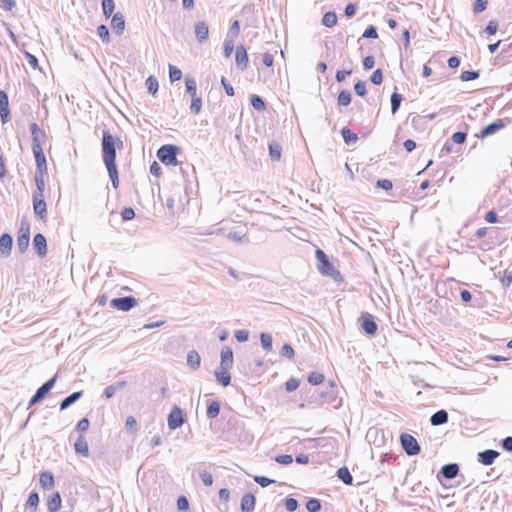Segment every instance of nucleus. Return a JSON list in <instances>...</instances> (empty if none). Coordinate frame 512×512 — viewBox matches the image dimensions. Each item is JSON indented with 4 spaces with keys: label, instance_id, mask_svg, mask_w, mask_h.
Masks as SVG:
<instances>
[{
    "label": "nucleus",
    "instance_id": "obj_1",
    "mask_svg": "<svg viewBox=\"0 0 512 512\" xmlns=\"http://www.w3.org/2000/svg\"><path fill=\"white\" fill-rule=\"evenodd\" d=\"M123 148V141L116 135L110 134L108 131L103 132L102 137V156L103 162L107 168L109 177L112 181L113 187L117 188L119 185V177L116 166V150Z\"/></svg>",
    "mask_w": 512,
    "mask_h": 512
},
{
    "label": "nucleus",
    "instance_id": "obj_2",
    "mask_svg": "<svg viewBox=\"0 0 512 512\" xmlns=\"http://www.w3.org/2000/svg\"><path fill=\"white\" fill-rule=\"evenodd\" d=\"M317 259V268L322 275L330 276L333 279H337L340 276L339 272L335 269L332 263H330L327 255L321 249H317L315 252Z\"/></svg>",
    "mask_w": 512,
    "mask_h": 512
},
{
    "label": "nucleus",
    "instance_id": "obj_3",
    "mask_svg": "<svg viewBox=\"0 0 512 512\" xmlns=\"http://www.w3.org/2000/svg\"><path fill=\"white\" fill-rule=\"evenodd\" d=\"M177 151V147L171 144H167L159 148L157 151V156L164 165L176 166L178 165Z\"/></svg>",
    "mask_w": 512,
    "mask_h": 512
},
{
    "label": "nucleus",
    "instance_id": "obj_4",
    "mask_svg": "<svg viewBox=\"0 0 512 512\" xmlns=\"http://www.w3.org/2000/svg\"><path fill=\"white\" fill-rule=\"evenodd\" d=\"M221 232L233 243H247L250 241L247 226H234L229 231L222 229Z\"/></svg>",
    "mask_w": 512,
    "mask_h": 512
},
{
    "label": "nucleus",
    "instance_id": "obj_5",
    "mask_svg": "<svg viewBox=\"0 0 512 512\" xmlns=\"http://www.w3.org/2000/svg\"><path fill=\"white\" fill-rule=\"evenodd\" d=\"M403 450L409 456H415L420 452V446L417 440L410 434L404 433L400 436Z\"/></svg>",
    "mask_w": 512,
    "mask_h": 512
},
{
    "label": "nucleus",
    "instance_id": "obj_6",
    "mask_svg": "<svg viewBox=\"0 0 512 512\" xmlns=\"http://www.w3.org/2000/svg\"><path fill=\"white\" fill-rule=\"evenodd\" d=\"M56 382V377L49 379L45 382L41 387H39L36 393L32 396L29 401L28 408L32 407L36 403L40 402L44 397L49 393V391L54 387Z\"/></svg>",
    "mask_w": 512,
    "mask_h": 512
},
{
    "label": "nucleus",
    "instance_id": "obj_7",
    "mask_svg": "<svg viewBox=\"0 0 512 512\" xmlns=\"http://www.w3.org/2000/svg\"><path fill=\"white\" fill-rule=\"evenodd\" d=\"M137 300L132 296L119 297L111 300L110 305L121 311H129L136 306Z\"/></svg>",
    "mask_w": 512,
    "mask_h": 512
},
{
    "label": "nucleus",
    "instance_id": "obj_8",
    "mask_svg": "<svg viewBox=\"0 0 512 512\" xmlns=\"http://www.w3.org/2000/svg\"><path fill=\"white\" fill-rule=\"evenodd\" d=\"M184 421L185 420L182 410L179 407L174 406L167 419L169 429L175 430L179 428L184 423Z\"/></svg>",
    "mask_w": 512,
    "mask_h": 512
},
{
    "label": "nucleus",
    "instance_id": "obj_9",
    "mask_svg": "<svg viewBox=\"0 0 512 512\" xmlns=\"http://www.w3.org/2000/svg\"><path fill=\"white\" fill-rule=\"evenodd\" d=\"M30 242V229L29 226H21L19 230V235L17 238V248L20 253H24L28 247Z\"/></svg>",
    "mask_w": 512,
    "mask_h": 512
},
{
    "label": "nucleus",
    "instance_id": "obj_10",
    "mask_svg": "<svg viewBox=\"0 0 512 512\" xmlns=\"http://www.w3.org/2000/svg\"><path fill=\"white\" fill-rule=\"evenodd\" d=\"M36 162V173H47V161L42 147H32Z\"/></svg>",
    "mask_w": 512,
    "mask_h": 512
},
{
    "label": "nucleus",
    "instance_id": "obj_11",
    "mask_svg": "<svg viewBox=\"0 0 512 512\" xmlns=\"http://www.w3.org/2000/svg\"><path fill=\"white\" fill-rule=\"evenodd\" d=\"M33 248L35 249L39 257L43 258L47 255V242L44 235L38 233L34 236Z\"/></svg>",
    "mask_w": 512,
    "mask_h": 512
},
{
    "label": "nucleus",
    "instance_id": "obj_12",
    "mask_svg": "<svg viewBox=\"0 0 512 512\" xmlns=\"http://www.w3.org/2000/svg\"><path fill=\"white\" fill-rule=\"evenodd\" d=\"M233 365V351L230 347H223L221 350L220 367L224 370H229Z\"/></svg>",
    "mask_w": 512,
    "mask_h": 512
},
{
    "label": "nucleus",
    "instance_id": "obj_13",
    "mask_svg": "<svg viewBox=\"0 0 512 512\" xmlns=\"http://www.w3.org/2000/svg\"><path fill=\"white\" fill-rule=\"evenodd\" d=\"M30 128L32 133V147H42V142L46 138L45 132L41 130L36 123H32Z\"/></svg>",
    "mask_w": 512,
    "mask_h": 512
},
{
    "label": "nucleus",
    "instance_id": "obj_14",
    "mask_svg": "<svg viewBox=\"0 0 512 512\" xmlns=\"http://www.w3.org/2000/svg\"><path fill=\"white\" fill-rule=\"evenodd\" d=\"M500 455L496 450L487 449L478 453V461L483 465H491L495 459Z\"/></svg>",
    "mask_w": 512,
    "mask_h": 512
},
{
    "label": "nucleus",
    "instance_id": "obj_15",
    "mask_svg": "<svg viewBox=\"0 0 512 512\" xmlns=\"http://www.w3.org/2000/svg\"><path fill=\"white\" fill-rule=\"evenodd\" d=\"M504 126H505V124H504L503 120L498 119L497 121H495V122L487 125L486 127H484L480 131V134L478 136L481 137V138L490 136V135L496 133L497 131H499L500 129H502Z\"/></svg>",
    "mask_w": 512,
    "mask_h": 512
},
{
    "label": "nucleus",
    "instance_id": "obj_16",
    "mask_svg": "<svg viewBox=\"0 0 512 512\" xmlns=\"http://www.w3.org/2000/svg\"><path fill=\"white\" fill-rule=\"evenodd\" d=\"M362 328L369 335H374L376 333L377 324L374 321L372 315L367 313L362 316Z\"/></svg>",
    "mask_w": 512,
    "mask_h": 512
},
{
    "label": "nucleus",
    "instance_id": "obj_17",
    "mask_svg": "<svg viewBox=\"0 0 512 512\" xmlns=\"http://www.w3.org/2000/svg\"><path fill=\"white\" fill-rule=\"evenodd\" d=\"M13 245V239L8 233L0 237V252L3 256H9Z\"/></svg>",
    "mask_w": 512,
    "mask_h": 512
},
{
    "label": "nucleus",
    "instance_id": "obj_18",
    "mask_svg": "<svg viewBox=\"0 0 512 512\" xmlns=\"http://www.w3.org/2000/svg\"><path fill=\"white\" fill-rule=\"evenodd\" d=\"M9 101L4 91H0V116L3 123L8 121L9 117Z\"/></svg>",
    "mask_w": 512,
    "mask_h": 512
},
{
    "label": "nucleus",
    "instance_id": "obj_19",
    "mask_svg": "<svg viewBox=\"0 0 512 512\" xmlns=\"http://www.w3.org/2000/svg\"><path fill=\"white\" fill-rule=\"evenodd\" d=\"M34 211L43 220L46 214V203L44 196L34 195L33 196Z\"/></svg>",
    "mask_w": 512,
    "mask_h": 512
},
{
    "label": "nucleus",
    "instance_id": "obj_20",
    "mask_svg": "<svg viewBox=\"0 0 512 512\" xmlns=\"http://www.w3.org/2000/svg\"><path fill=\"white\" fill-rule=\"evenodd\" d=\"M459 472V466L456 463L446 464L441 469V475L446 479H454Z\"/></svg>",
    "mask_w": 512,
    "mask_h": 512
},
{
    "label": "nucleus",
    "instance_id": "obj_21",
    "mask_svg": "<svg viewBox=\"0 0 512 512\" xmlns=\"http://www.w3.org/2000/svg\"><path fill=\"white\" fill-rule=\"evenodd\" d=\"M195 35L200 42L207 40L209 36L208 25L205 22H197L195 24Z\"/></svg>",
    "mask_w": 512,
    "mask_h": 512
},
{
    "label": "nucleus",
    "instance_id": "obj_22",
    "mask_svg": "<svg viewBox=\"0 0 512 512\" xmlns=\"http://www.w3.org/2000/svg\"><path fill=\"white\" fill-rule=\"evenodd\" d=\"M111 27L116 33L122 34L125 29L124 16L120 13L114 14L111 20Z\"/></svg>",
    "mask_w": 512,
    "mask_h": 512
},
{
    "label": "nucleus",
    "instance_id": "obj_23",
    "mask_svg": "<svg viewBox=\"0 0 512 512\" xmlns=\"http://www.w3.org/2000/svg\"><path fill=\"white\" fill-rule=\"evenodd\" d=\"M76 453L81 454L85 457L89 455L88 443L84 436L80 435L74 444Z\"/></svg>",
    "mask_w": 512,
    "mask_h": 512
},
{
    "label": "nucleus",
    "instance_id": "obj_24",
    "mask_svg": "<svg viewBox=\"0 0 512 512\" xmlns=\"http://www.w3.org/2000/svg\"><path fill=\"white\" fill-rule=\"evenodd\" d=\"M82 395V391H77L64 398L60 403V410L63 411L70 407L72 404L78 401L82 397Z\"/></svg>",
    "mask_w": 512,
    "mask_h": 512
},
{
    "label": "nucleus",
    "instance_id": "obj_25",
    "mask_svg": "<svg viewBox=\"0 0 512 512\" xmlns=\"http://www.w3.org/2000/svg\"><path fill=\"white\" fill-rule=\"evenodd\" d=\"M255 506V497L252 494H245L241 499L242 512H252Z\"/></svg>",
    "mask_w": 512,
    "mask_h": 512
},
{
    "label": "nucleus",
    "instance_id": "obj_26",
    "mask_svg": "<svg viewBox=\"0 0 512 512\" xmlns=\"http://www.w3.org/2000/svg\"><path fill=\"white\" fill-rule=\"evenodd\" d=\"M214 374H215L216 380L224 387H226L230 384L231 376H230L229 370H224V369H221V367H219L217 370H215Z\"/></svg>",
    "mask_w": 512,
    "mask_h": 512
},
{
    "label": "nucleus",
    "instance_id": "obj_27",
    "mask_svg": "<svg viewBox=\"0 0 512 512\" xmlns=\"http://www.w3.org/2000/svg\"><path fill=\"white\" fill-rule=\"evenodd\" d=\"M201 363V357L199 353L196 350H191L187 354V365L193 369L196 370L199 368Z\"/></svg>",
    "mask_w": 512,
    "mask_h": 512
},
{
    "label": "nucleus",
    "instance_id": "obj_28",
    "mask_svg": "<svg viewBox=\"0 0 512 512\" xmlns=\"http://www.w3.org/2000/svg\"><path fill=\"white\" fill-rule=\"evenodd\" d=\"M447 421H448V413L445 410L437 411L430 418V422L433 426H439V425L445 424Z\"/></svg>",
    "mask_w": 512,
    "mask_h": 512
},
{
    "label": "nucleus",
    "instance_id": "obj_29",
    "mask_svg": "<svg viewBox=\"0 0 512 512\" xmlns=\"http://www.w3.org/2000/svg\"><path fill=\"white\" fill-rule=\"evenodd\" d=\"M235 60L239 66L246 68L248 63V55L243 46H240L236 49Z\"/></svg>",
    "mask_w": 512,
    "mask_h": 512
},
{
    "label": "nucleus",
    "instance_id": "obj_30",
    "mask_svg": "<svg viewBox=\"0 0 512 512\" xmlns=\"http://www.w3.org/2000/svg\"><path fill=\"white\" fill-rule=\"evenodd\" d=\"M40 485L44 489H51L54 486V477L51 472L45 471L40 475Z\"/></svg>",
    "mask_w": 512,
    "mask_h": 512
},
{
    "label": "nucleus",
    "instance_id": "obj_31",
    "mask_svg": "<svg viewBox=\"0 0 512 512\" xmlns=\"http://www.w3.org/2000/svg\"><path fill=\"white\" fill-rule=\"evenodd\" d=\"M48 510L50 512H57L61 507V497L58 492L54 493L48 500Z\"/></svg>",
    "mask_w": 512,
    "mask_h": 512
},
{
    "label": "nucleus",
    "instance_id": "obj_32",
    "mask_svg": "<svg viewBox=\"0 0 512 512\" xmlns=\"http://www.w3.org/2000/svg\"><path fill=\"white\" fill-rule=\"evenodd\" d=\"M47 173H36L35 174V182L37 186V191L34 193V195L44 196V189H45V176Z\"/></svg>",
    "mask_w": 512,
    "mask_h": 512
},
{
    "label": "nucleus",
    "instance_id": "obj_33",
    "mask_svg": "<svg viewBox=\"0 0 512 512\" xmlns=\"http://www.w3.org/2000/svg\"><path fill=\"white\" fill-rule=\"evenodd\" d=\"M338 18L335 12H326L322 18V24L328 28H332L337 24Z\"/></svg>",
    "mask_w": 512,
    "mask_h": 512
},
{
    "label": "nucleus",
    "instance_id": "obj_34",
    "mask_svg": "<svg viewBox=\"0 0 512 512\" xmlns=\"http://www.w3.org/2000/svg\"><path fill=\"white\" fill-rule=\"evenodd\" d=\"M337 476L346 485H351L353 482V477L346 467L339 468L337 471Z\"/></svg>",
    "mask_w": 512,
    "mask_h": 512
},
{
    "label": "nucleus",
    "instance_id": "obj_35",
    "mask_svg": "<svg viewBox=\"0 0 512 512\" xmlns=\"http://www.w3.org/2000/svg\"><path fill=\"white\" fill-rule=\"evenodd\" d=\"M282 148L279 143L271 142L269 144V154L273 160H279L281 157Z\"/></svg>",
    "mask_w": 512,
    "mask_h": 512
},
{
    "label": "nucleus",
    "instance_id": "obj_36",
    "mask_svg": "<svg viewBox=\"0 0 512 512\" xmlns=\"http://www.w3.org/2000/svg\"><path fill=\"white\" fill-rule=\"evenodd\" d=\"M220 404L217 401H212L207 408V417L214 419L219 415Z\"/></svg>",
    "mask_w": 512,
    "mask_h": 512
},
{
    "label": "nucleus",
    "instance_id": "obj_37",
    "mask_svg": "<svg viewBox=\"0 0 512 512\" xmlns=\"http://www.w3.org/2000/svg\"><path fill=\"white\" fill-rule=\"evenodd\" d=\"M146 87L149 93L155 95L159 87L158 80L154 76H149L146 79Z\"/></svg>",
    "mask_w": 512,
    "mask_h": 512
},
{
    "label": "nucleus",
    "instance_id": "obj_38",
    "mask_svg": "<svg viewBox=\"0 0 512 512\" xmlns=\"http://www.w3.org/2000/svg\"><path fill=\"white\" fill-rule=\"evenodd\" d=\"M103 14L106 18H109L115 8L114 0H102Z\"/></svg>",
    "mask_w": 512,
    "mask_h": 512
},
{
    "label": "nucleus",
    "instance_id": "obj_39",
    "mask_svg": "<svg viewBox=\"0 0 512 512\" xmlns=\"http://www.w3.org/2000/svg\"><path fill=\"white\" fill-rule=\"evenodd\" d=\"M342 136L347 144L355 143L358 140L357 134L353 133L349 128L342 129Z\"/></svg>",
    "mask_w": 512,
    "mask_h": 512
},
{
    "label": "nucleus",
    "instance_id": "obj_40",
    "mask_svg": "<svg viewBox=\"0 0 512 512\" xmlns=\"http://www.w3.org/2000/svg\"><path fill=\"white\" fill-rule=\"evenodd\" d=\"M401 101H402V96L399 93L394 92L391 95V112H392V114H395L398 111V109L401 105Z\"/></svg>",
    "mask_w": 512,
    "mask_h": 512
},
{
    "label": "nucleus",
    "instance_id": "obj_41",
    "mask_svg": "<svg viewBox=\"0 0 512 512\" xmlns=\"http://www.w3.org/2000/svg\"><path fill=\"white\" fill-rule=\"evenodd\" d=\"M337 101H338V104L340 106H347V105H349L350 102H351V94H350V92L347 91V90L341 91L339 93V95H338Z\"/></svg>",
    "mask_w": 512,
    "mask_h": 512
},
{
    "label": "nucleus",
    "instance_id": "obj_42",
    "mask_svg": "<svg viewBox=\"0 0 512 512\" xmlns=\"http://www.w3.org/2000/svg\"><path fill=\"white\" fill-rule=\"evenodd\" d=\"M260 340L264 350L270 351L272 349V336L270 334L261 333Z\"/></svg>",
    "mask_w": 512,
    "mask_h": 512
},
{
    "label": "nucleus",
    "instance_id": "obj_43",
    "mask_svg": "<svg viewBox=\"0 0 512 512\" xmlns=\"http://www.w3.org/2000/svg\"><path fill=\"white\" fill-rule=\"evenodd\" d=\"M306 508L309 512H318L321 509V503L318 499L312 498L307 501Z\"/></svg>",
    "mask_w": 512,
    "mask_h": 512
},
{
    "label": "nucleus",
    "instance_id": "obj_44",
    "mask_svg": "<svg viewBox=\"0 0 512 512\" xmlns=\"http://www.w3.org/2000/svg\"><path fill=\"white\" fill-rule=\"evenodd\" d=\"M308 381L312 385H319L324 381V375L318 372H312L308 376Z\"/></svg>",
    "mask_w": 512,
    "mask_h": 512
},
{
    "label": "nucleus",
    "instance_id": "obj_45",
    "mask_svg": "<svg viewBox=\"0 0 512 512\" xmlns=\"http://www.w3.org/2000/svg\"><path fill=\"white\" fill-rule=\"evenodd\" d=\"M192 98V101H191V111L194 113V114H198L200 111H201V107H202V100L200 97L198 96H194V97H191Z\"/></svg>",
    "mask_w": 512,
    "mask_h": 512
},
{
    "label": "nucleus",
    "instance_id": "obj_46",
    "mask_svg": "<svg viewBox=\"0 0 512 512\" xmlns=\"http://www.w3.org/2000/svg\"><path fill=\"white\" fill-rule=\"evenodd\" d=\"M186 89L191 97L197 96V86L194 79H186Z\"/></svg>",
    "mask_w": 512,
    "mask_h": 512
},
{
    "label": "nucleus",
    "instance_id": "obj_47",
    "mask_svg": "<svg viewBox=\"0 0 512 512\" xmlns=\"http://www.w3.org/2000/svg\"><path fill=\"white\" fill-rule=\"evenodd\" d=\"M169 77L172 82L178 81L182 77V72L180 69L170 65L169 66Z\"/></svg>",
    "mask_w": 512,
    "mask_h": 512
},
{
    "label": "nucleus",
    "instance_id": "obj_48",
    "mask_svg": "<svg viewBox=\"0 0 512 512\" xmlns=\"http://www.w3.org/2000/svg\"><path fill=\"white\" fill-rule=\"evenodd\" d=\"M39 503V495L36 492L30 493L27 500V507L36 509Z\"/></svg>",
    "mask_w": 512,
    "mask_h": 512
},
{
    "label": "nucleus",
    "instance_id": "obj_49",
    "mask_svg": "<svg viewBox=\"0 0 512 512\" xmlns=\"http://www.w3.org/2000/svg\"><path fill=\"white\" fill-rule=\"evenodd\" d=\"M97 34L104 42H109V30L105 25H100L97 28Z\"/></svg>",
    "mask_w": 512,
    "mask_h": 512
},
{
    "label": "nucleus",
    "instance_id": "obj_50",
    "mask_svg": "<svg viewBox=\"0 0 512 512\" xmlns=\"http://www.w3.org/2000/svg\"><path fill=\"white\" fill-rule=\"evenodd\" d=\"M488 0H476L473 5V12L478 14L487 8Z\"/></svg>",
    "mask_w": 512,
    "mask_h": 512
},
{
    "label": "nucleus",
    "instance_id": "obj_51",
    "mask_svg": "<svg viewBox=\"0 0 512 512\" xmlns=\"http://www.w3.org/2000/svg\"><path fill=\"white\" fill-rule=\"evenodd\" d=\"M498 30V22L495 20H490L484 30V32L488 35H494Z\"/></svg>",
    "mask_w": 512,
    "mask_h": 512
},
{
    "label": "nucleus",
    "instance_id": "obj_52",
    "mask_svg": "<svg viewBox=\"0 0 512 512\" xmlns=\"http://www.w3.org/2000/svg\"><path fill=\"white\" fill-rule=\"evenodd\" d=\"M251 104L257 110H264L265 109L264 101L259 96H257V95L252 96Z\"/></svg>",
    "mask_w": 512,
    "mask_h": 512
},
{
    "label": "nucleus",
    "instance_id": "obj_53",
    "mask_svg": "<svg viewBox=\"0 0 512 512\" xmlns=\"http://www.w3.org/2000/svg\"><path fill=\"white\" fill-rule=\"evenodd\" d=\"M135 216V212L131 207L124 208L121 212V217L123 221L132 220Z\"/></svg>",
    "mask_w": 512,
    "mask_h": 512
},
{
    "label": "nucleus",
    "instance_id": "obj_54",
    "mask_svg": "<svg viewBox=\"0 0 512 512\" xmlns=\"http://www.w3.org/2000/svg\"><path fill=\"white\" fill-rule=\"evenodd\" d=\"M383 81V74L380 69L375 70L371 75V82L375 85H380Z\"/></svg>",
    "mask_w": 512,
    "mask_h": 512
},
{
    "label": "nucleus",
    "instance_id": "obj_55",
    "mask_svg": "<svg viewBox=\"0 0 512 512\" xmlns=\"http://www.w3.org/2000/svg\"><path fill=\"white\" fill-rule=\"evenodd\" d=\"M363 37L376 39L378 37L376 28L373 25H370L369 27H367L363 33Z\"/></svg>",
    "mask_w": 512,
    "mask_h": 512
},
{
    "label": "nucleus",
    "instance_id": "obj_56",
    "mask_svg": "<svg viewBox=\"0 0 512 512\" xmlns=\"http://www.w3.org/2000/svg\"><path fill=\"white\" fill-rule=\"evenodd\" d=\"M479 76L478 72L476 71H463L461 73V80L462 81H471L476 79Z\"/></svg>",
    "mask_w": 512,
    "mask_h": 512
},
{
    "label": "nucleus",
    "instance_id": "obj_57",
    "mask_svg": "<svg viewBox=\"0 0 512 512\" xmlns=\"http://www.w3.org/2000/svg\"><path fill=\"white\" fill-rule=\"evenodd\" d=\"M254 481L261 485L262 487H267L268 485L274 483L275 481L272 480V479H269L267 477H264V476H255L254 477Z\"/></svg>",
    "mask_w": 512,
    "mask_h": 512
},
{
    "label": "nucleus",
    "instance_id": "obj_58",
    "mask_svg": "<svg viewBox=\"0 0 512 512\" xmlns=\"http://www.w3.org/2000/svg\"><path fill=\"white\" fill-rule=\"evenodd\" d=\"M354 90L356 92L357 95L359 96H364L366 94V84L364 81H358L355 85H354Z\"/></svg>",
    "mask_w": 512,
    "mask_h": 512
},
{
    "label": "nucleus",
    "instance_id": "obj_59",
    "mask_svg": "<svg viewBox=\"0 0 512 512\" xmlns=\"http://www.w3.org/2000/svg\"><path fill=\"white\" fill-rule=\"evenodd\" d=\"M280 353L282 356H285V357L291 359L294 356V349L292 348L291 345L284 344Z\"/></svg>",
    "mask_w": 512,
    "mask_h": 512
},
{
    "label": "nucleus",
    "instance_id": "obj_60",
    "mask_svg": "<svg viewBox=\"0 0 512 512\" xmlns=\"http://www.w3.org/2000/svg\"><path fill=\"white\" fill-rule=\"evenodd\" d=\"M200 478L206 486H211L213 484V477L207 471L200 472Z\"/></svg>",
    "mask_w": 512,
    "mask_h": 512
},
{
    "label": "nucleus",
    "instance_id": "obj_61",
    "mask_svg": "<svg viewBox=\"0 0 512 512\" xmlns=\"http://www.w3.org/2000/svg\"><path fill=\"white\" fill-rule=\"evenodd\" d=\"M285 507L288 511L293 512L298 508V502L294 498H287L285 500Z\"/></svg>",
    "mask_w": 512,
    "mask_h": 512
},
{
    "label": "nucleus",
    "instance_id": "obj_62",
    "mask_svg": "<svg viewBox=\"0 0 512 512\" xmlns=\"http://www.w3.org/2000/svg\"><path fill=\"white\" fill-rule=\"evenodd\" d=\"M286 390L289 391V392H292L294 390H296L298 387H299V381L295 378H290L286 384Z\"/></svg>",
    "mask_w": 512,
    "mask_h": 512
},
{
    "label": "nucleus",
    "instance_id": "obj_63",
    "mask_svg": "<svg viewBox=\"0 0 512 512\" xmlns=\"http://www.w3.org/2000/svg\"><path fill=\"white\" fill-rule=\"evenodd\" d=\"M235 338L239 342H245L249 338V332L246 330H238L235 332Z\"/></svg>",
    "mask_w": 512,
    "mask_h": 512
},
{
    "label": "nucleus",
    "instance_id": "obj_64",
    "mask_svg": "<svg viewBox=\"0 0 512 512\" xmlns=\"http://www.w3.org/2000/svg\"><path fill=\"white\" fill-rule=\"evenodd\" d=\"M377 186H378L379 188H382V189L386 190V191H389V190H391V189H392L393 184H392V182H391L390 180H388V179H382V180H378V181H377Z\"/></svg>",
    "mask_w": 512,
    "mask_h": 512
}]
</instances>
